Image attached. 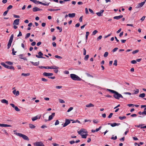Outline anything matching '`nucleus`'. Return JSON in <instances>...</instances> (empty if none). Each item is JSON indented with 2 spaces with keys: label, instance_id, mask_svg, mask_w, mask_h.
I'll use <instances>...</instances> for the list:
<instances>
[{
  "label": "nucleus",
  "instance_id": "1",
  "mask_svg": "<svg viewBox=\"0 0 146 146\" xmlns=\"http://www.w3.org/2000/svg\"><path fill=\"white\" fill-rule=\"evenodd\" d=\"M70 77L71 78L74 80L79 81H81L82 80H83L78 76L74 74H70Z\"/></svg>",
  "mask_w": 146,
  "mask_h": 146
},
{
  "label": "nucleus",
  "instance_id": "51",
  "mask_svg": "<svg viewBox=\"0 0 146 146\" xmlns=\"http://www.w3.org/2000/svg\"><path fill=\"white\" fill-rule=\"evenodd\" d=\"M41 80L42 81L44 82H47L48 81V80L45 78H42L41 79Z\"/></svg>",
  "mask_w": 146,
  "mask_h": 146
},
{
  "label": "nucleus",
  "instance_id": "31",
  "mask_svg": "<svg viewBox=\"0 0 146 146\" xmlns=\"http://www.w3.org/2000/svg\"><path fill=\"white\" fill-rule=\"evenodd\" d=\"M81 135L82 137V138L86 139V138L87 135H88V134H84V135L82 134Z\"/></svg>",
  "mask_w": 146,
  "mask_h": 146
},
{
  "label": "nucleus",
  "instance_id": "19",
  "mask_svg": "<svg viewBox=\"0 0 146 146\" xmlns=\"http://www.w3.org/2000/svg\"><path fill=\"white\" fill-rule=\"evenodd\" d=\"M5 64L7 65H12L13 64V63L11 61H6L4 62Z\"/></svg>",
  "mask_w": 146,
  "mask_h": 146
},
{
  "label": "nucleus",
  "instance_id": "11",
  "mask_svg": "<svg viewBox=\"0 0 146 146\" xmlns=\"http://www.w3.org/2000/svg\"><path fill=\"white\" fill-rule=\"evenodd\" d=\"M20 19H17L15 20L13 22V25H17L19 24Z\"/></svg>",
  "mask_w": 146,
  "mask_h": 146
},
{
  "label": "nucleus",
  "instance_id": "7",
  "mask_svg": "<svg viewBox=\"0 0 146 146\" xmlns=\"http://www.w3.org/2000/svg\"><path fill=\"white\" fill-rule=\"evenodd\" d=\"M78 133L79 134L81 135L83 133H87V131L85 129L82 128L78 131Z\"/></svg>",
  "mask_w": 146,
  "mask_h": 146
},
{
  "label": "nucleus",
  "instance_id": "39",
  "mask_svg": "<svg viewBox=\"0 0 146 146\" xmlns=\"http://www.w3.org/2000/svg\"><path fill=\"white\" fill-rule=\"evenodd\" d=\"M73 108L72 107H70L69 109L68 110L67 112H69L71 111L73 109Z\"/></svg>",
  "mask_w": 146,
  "mask_h": 146
},
{
  "label": "nucleus",
  "instance_id": "9",
  "mask_svg": "<svg viewBox=\"0 0 146 146\" xmlns=\"http://www.w3.org/2000/svg\"><path fill=\"white\" fill-rule=\"evenodd\" d=\"M34 144L36 146H45L41 141L36 142Z\"/></svg>",
  "mask_w": 146,
  "mask_h": 146
},
{
  "label": "nucleus",
  "instance_id": "48",
  "mask_svg": "<svg viewBox=\"0 0 146 146\" xmlns=\"http://www.w3.org/2000/svg\"><path fill=\"white\" fill-rule=\"evenodd\" d=\"M139 92V91L138 89H136V90L134 91V94H137Z\"/></svg>",
  "mask_w": 146,
  "mask_h": 146
},
{
  "label": "nucleus",
  "instance_id": "10",
  "mask_svg": "<svg viewBox=\"0 0 146 146\" xmlns=\"http://www.w3.org/2000/svg\"><path fill=\"white\" fill-rule=\"evenodd\" d=\"M104 11V10H102L100 11L99 12L96 13V14L99 17H101L103 16V13Z\"/></svg>",
  "mask_w": 146,
  "mask_h": 146
},
{
  "label": "nucleus",
  "instance_id": "18",
  "mask_svg": "<svg viewBox=\"0 0 146 146\" xmlns=\"http://www.w3.org/2000/svg\"><path fill=\"white\" fill-rule=\"evenodd\" d=\"M123 16L122 15L119 16H115L113 17V19L116 20H119L120 19L122 18Z\"/></svg>",
  "mask_w": 146,
  "mask_h": 146
},
{
  "label": "nucleus",
  "instance_id": "46",
  "mask_svg": "<svg viewBox=\"0 0 146 146\" xmlns=\"http://www.w3.org/2000/svg\"><path fill=\"white\" fill-rule=\"evenodd\" d=\"M117 139V137L116 136H115V137L112 136L111 138V139H113V140H115L116 139Z\"/></svg>",
  "mask_w": 146,
  "mask_h": 146
},
{
  "label": "nucleus",
  "instance_id": "44",
  "mask_svg": "<svg viewBox=\"0 0 146 146\" xmlns=\"http://www.w3.org/2000/svg\"><path fill=\"white\" fill-rule=\"evenodd\" d=\"M55 57L57 58L58 59H62V57L61 56H59L58 55H56L55 56Z\"/></svg>",
  "mask_w": 146,
  "mask_h": 146
},
{
  "label": "nucleus",
  "instance_id": "32",
  "mask_svg": "<svg viewBox=\"0 0 146 146\" xmlns=\"http://www.w3.org/2000/svg\"><path fill=\"white\" fill-rule=\"evenodd\" d=\"M38 119V117L37 116H36L33 117L32 118V119L33 121H34L35 120H37Z\"/></svg>",
  "mask_w": 146,
  "mask_h": 146
},
{
  "label": "nucleus",
  "instance_id": "2",
  "mask_svg": "<svg viewBox=\"0 0 146 146\" xmlns=\"http://www.w3.org/2000/svg\"><path fill=\"white\" fill-rule=\"evenodd\" d=\"M15 134L20 137H22L24 139L27 141H29V139L28 137L26 135L20 133L15 132Z\"/></svg>",
  "mask_w": 146,
  "mask_h": 146
},
{
  "label": "nucleus",
  "instance_id": "16",
  "mask_svg": "<svg viewBox=\"0 0 146 146\" xmlns=\"http://www.w3.org/2000/svg\"><path fill=\"white\" fill-rule=\"evenodd\" d=\"M12 126L11 125H8L5 124H0V127H11Z\"/></svg>",
  "mask_w": 146,
  "mask_h": 146
},
{
  "label": "nucleus",
  "instance_id": "25",
  "mask_svg": "<svg viewBox=\"0 0 146 146\" xmlns=\"http://www.w3.org/2000/svg\"><path fill=\"white\" fill-rule=\"evenodd\" d=\"M60 10V9H48V11H58Z\"/></svg>",
  "mask_w": 146,
  "mask_h": 146
},
{
  "label": "nucleus",
  "instance_id": "20",
  "mask_svg": "<svg viewBox=\"0 0 146 146\" xmlns=\"http://www.w3.org/2000/svg\"><path fill=\"white\" fill-rule=\"evenodd\" d=\"M120 123H111V126L112 127H114L116 126H119L120 125Z\"/></svg>",
  "mask_w": 146,
  "mask_h": 146
},
{
  "label": "nucleus",
  "instance_id": "50",
  "mask_svg": "<svg viewBox=\"0 0 146 146\" xmlns=\"http://www.w3.org/2000/svg\"><path fill=\"white\" fill-rule=\"evenodd\" d=\"M113 65L115 66H116L117 65V61L116 60H114Z\"/></svg>",
  "mask_w": 146,
  "mask_h": 146
},
{
  "label": "nucleus",
  "instance_id": "12",
  "mask_svg": "<svg viewBox=\"0 0 146 146\" xmlns=\"http://www.w3.org/2000/svg\"><path fill=\"white\" fill-rule=\"evenodd\" d=\"M145 3V1H143L139 3L137 6V7L139 8L142 7L144 5Z\"/></svg>",
  "mask_w": 146,
  "mask_h": 146
},
{
  "label": "nucleus",
  "instance_id": "62",
  "mask_svg": "<svg viewBox=\"0 0 146 146\" xmlns=\"http://www.w3.org/2000/svg\"><path fill=\"white\" fill-rule=\"evenodd\" d=\"M113 115V113H110L108 117V118H111L112 117Z\"/></svg>",
  "mask_w": 146,
  "mask_h": 146
},
{
  "label": "nucleus",
  "instance_id": "56",
  "mask_svg": "<svg viewBox=\"0 0 146 146\" xmlns=\"http://www.w3.org/2000/svg\"><path fill=\"white\" fill-rule=\"evenodd\" d=\"M13 17L15 18H19L20 16L19 15H13Z\"/></svg>",
  "mask_w": 146,
  "mask_h": 146
},
{
  "label": "nucleus",
  "instance_id": "55",
  "mask_svg": "<svg viewBox=\"0 0 146 146\" xmlns=\"http://www.w3.org/2000/svg\"><path fill=\"white\" fill-rule=\"evenodd\" d=\"M31 1L34 3L35 4H37V1L36 0H30Z\"/></svg>",
  "mask_w": 146,
  "mask_h": 146
},
{
  "label": "nucleus",
  "instance_id": "45",
  "mask_svg": "<svg viewBox=\"0 0 146 146\" xmlns=\"http://www.w3.org/2000/svg\"><path fill=\"white\" fill-rule=\"evenodd\" d=\"M93 122L95 123H98L99 122L98 120L93 119Z\"/></svg>",
  "mask_w": 146,
  "mask_h": 146
},
{
  "label": "nucleus",
  "instance_id": "54",
  "mask_svg": "<svg viewBox=\"0 0 146 146\" xmlns=\"http://www.w3.org/2000/svg\"><path fill=\"white\" fill-rule=\"evenodd\" d=\"M62 87V86H56V88L57 89H60Z\"/></svg>",
  "mask_w": 146,
  "mask_h": 146
},
{
  "label": "nucleus",
  "instance_id": "60",
  "mask_svg": "<svg viewBox=\"0 0 146 146\" xmlns=\"http://www.w3.org/2000/svg\"><path fill=\"white\" fill-rule=\"evenodd\" d=\"M89 11L91 13H92L93 14H94V13L92 9H89Z\"/></svg>",
  "mask_w": 146,
  "mask_h": 146
},
{
  "label": "nucleus",
  "instance_id": "3",
  "mask_svg": "<svg viewBox=\"0 0 146 146\" xmlns=\"http://www.w3.org/2000/svg\"><path fill=\"white\" fill-rule=\"evenodd\" d=\"M1 64L3 66H4L5 68L11 70H14L15 68L13 66H9L8 65L5 64L4 62H2L1 63Z\"/></svg>",
  "mask_w": 146,
  "mask_h": 146
},
{
  "label": "nucleus",
  "instance_id": "41",
  "mask_svg": "<svg viewBox=\"0 0 146 146\" xmlns=\"http://www.w3.org/2000/svg\"><path fill=\"white\" fill-rule=\"evenodd\" d=\"M14 108L15 110L17 111H20V109H19L17 106H16Z\"/></svg>",
  "mask_w": 146,
  "mask_h": 146
},
{
  "label": "nucleus",
  "instance_id": "13",
  "mask_svg": "<svg viewBox=\"0 0 146 146\" xmlns=\"http://www.w3.org/2000/svg\"><path fill=\"white\" fill-rule=\"evenodd\" d=\"M50 3H43L41 2L38 1H37V4L38 3V4H41V5H44L47 6H48L49 4Z\"/></svg>",
  "mask_w": 146,
  "mask_h": 146
},
{
  "label": "nucleus",
  "instance_id": "47",
  "mask_svg": "<svg viewBox=\"0 0 146 146\" xmlns=\"http://www.w3.org/2000/svg\"><path fill=\"white\" fill-rule=\"evenodd\" d=\"M8 10H7V11H5L4 13H3V15L4 16H5L7 14L8 12Z\"/></svg>",
  "mask_w": 146,
  "mask_h": 146
},
{
  "label": "nucleus",
  "instance_id": "28",
  "mask_svg": "<svg viewBox=\"0 0 146 146\" xmlns=\"http://www.w3.org/2000/svg\"><path fill=\"white\" fill-rule=\"evenodd\" d=\"M145 96V93H142L140 94L139 95V97L141 98H143Z\"/></svg>",
  "mask_w": 146,
  "mask_h": 146
},
{
  "label": "nucleus",
  "instance_id": "37",
  "mask_svg": "<svg viewBox=\"0 0 146 146\" xmlns=\"http://www.w3.org/2000/svg\"><path fill=\"white\" fill-rule=\"evenodd\" d=\"M12 53L13 55H15V53H16L17 52L15 51L14 49V48H13L12 49Z\"/></svg>",
  "mask_w": 146,
  "mask_h": 146
},
{
  "label": "nucleus",
  "instance_id": "63",
  "mask_svg": "<svg viewBox=\"0 0 146 146\" xmlns=\"http://www.w3.org/2000/svg\"><path fill=\"white\" fill-rule=\"evenodd\" d=\"M145 17V16H143L141 19L140 20L141 21H143Z\"/></svg>",
  "mask_w": 146,
  "mask_h": 146
},
{
  "label": "nucleus",
  "instance_id": "57",
  "mask_svg": "<svg viewBox=\"0 0 146 146\" xmlns=\"http://www.w3.org/2000/svg\"><path fill=\"white\" fill-rule=\"evenodd\" d=\"M118 49V48L117 47H116L114 48L113 50H112V52H115Z\"/></svg>",
  "mask_w": 146,
  "mask_h": 146
},
{
  "label": "nucleus",
  "instance_id": "34",
  "mask_svg": "<svg viewBox=\"0 0 146 146\" xmlns=\"http://www.w3.org/2000/svg\"><path fill=\"white\" fill-rule=\"evenodd\" d=\"M108 52H106L104 53V57H106L108 56Z\"/></svg>",
  "mask_w": 146,
  "mask_h": 146
},
{
  "label": "nucleus",
  "instance_id": "42",
  "mask_svg": "<svg viewBox=\"0 0 146 146\" xmlns=\"http://www.w3.org/2000/svg\"><path fill=\"white\" fill-rule=\"evenodd\" d=\"M13 7V6L12 5H9L7 8V10H9L12 9Z\"/></svg>",
  "mask_w": 146,
  "mask_h": 146
},
{
  "label": "nucleus",
  "instance_id": "59",
  "mask_svg": "<svg viewBox=\"0 0 146 146\" xmlns=\"http://www.w3.org/2000/svg\"><path fill=\"white\" fill-rule=\"evenodd\" d=\"M137 116V115L135 114H132L131 115V116L132 117H136Z\"/></svg>",
  "mask_w": 146,
  "mask_h": 146
},
{
  "label": "nucleus",
  "instance_id": "30",
  "mask_svg": "<svg viewBox=\"0 0 146 146\" xmlns=\"http://www.w3.org/2000/svg\"><path fill=\"white\" fill-rule=\"evenodd\" d=\"M43 75L45 76H49V73L44 72L43 74Z\"/></svg>",
  "mask_w": 146,
  "mask_h": 146
},
{
  "label": "nucleus",
  "instance_id": "43",
  "mask_svg": "<svg viewBox=\"0 0 146 146\" xmlns=\"http://www.w3.org/2000/svg\"><path fill=\"white\" fill-rule=\"evenodd\" d=\"M139 50H136L135 51H133L132 52V54H134L136 53H137L139 52Z\"/></svg>",
  "mask_w": 146,
  "mask_h": 146
},
{
  "label": "nucleus",
  "instance_id": "5",
  "mask_svg": "<svg viewBox=\"0 0 146 146\" xmlns=\"http://www.w3.org/2000/svg\"><path fill=\"white\" fill-rule=\"evenodd\" d=\"M113 96L117 100H119L120 98H123V96L121 94H119L117 92H116L115 94H114Z\"/></svg>",
  "mask_w": 146,
  "mask_h": 146
},
{
  "label": "nucleus",
  "instance_id": "15",
  "mask_svg": "<svg viewBox=\"0 0 146 146\" xmlns=\"http://www.w3.org/2000/svg\"><path fill=\"white\" fill-rule=\"evenodd\" d=\"M55 115V113H52V114L49 116L48 120L50 121L52 119L53 117Z\"/></svg>",
  "mask_w": 146,
  "mask_h": 146
},
{
  "label": "nucleus",
  "instance_id": "26",
  "mask_svg": "<svg viewBox=\"0 0 146 146\" xmlns=\"http://www.w3.org/2000/svg\"><path fill=\"white\" fill-rule=\"evenodd\" d=\"M29 127L31 129H34L35 127V126L31 123L29 124Z\"/></svg>",
  "mask_w": 146,
  "mask_h": 146
},
{
  "label": "nucleus",
  "instance_id": "36",
  "mask_svg": "<svg viewBox=\"0 0 146 146\" xmlns=\"http://www.w3.org/2000/svg\"><path fill=\"white\" fill-rule=\"evenodd\" d=\"M89 56L88 55H86L85 56L84 58V60H88L89 58Z\"/></svg>",
  "mask_w": 146,
  "mask_h": 146
},
{
  "label": "nucleus",
  "instance_id": "8",
  "mask_svg": "<svg viewBox=\"0 0 146 146\" xmlns=\"http://www.w3.org/2000/svg\"><path fill=\"white\" fill-rule=\"evenodd\" d=\"M38 55H36V56L38 58H45L43 57L42 56L43 55V53L41 52H39L38 53Z\"/></svg>",
  "mask_w": 146,
  "mask_h": 146
},
{
  "label": "nucleus",
  "instance_id": "23",
  "mask_svg": "<svg viewBox=\"0 0 146 146\" xmlns=\"http://www.w3.org/2000/svg\"><path fill=\"white\" fill-rule=\"evenodd\" d=\"M75 13H69L68 15V16L70 17L73 18L75 16Z\"/></svg>",
  "mask_w": 146,
  "mask_h": 146
},
{
  "label": "nucleus",
  "instance_id": "17",
  "mask_svg": "<svg viewBox=\"0 0 146 146\" xmlns=\"http://www.w3.org/2000/svg\"><path fill=\"white\" fill-rule=\"evenodd\" d=\"M13 93L16 96H18L19 94V92L18 91H16V90H13Z\"/></svg>",
  "mask_w": 146,
  "mask_h": 146
},
{
  "label": "nucleus",
  "instance_id": "27",
  "mask_svg": "<svg viewBox=\"0 0 146 146\" xmlns=\"http://www.w3.org/2000/svg\"><path fill=\"white\" fill-rule=\"evenodd\" d=\"M89 32H86V42H87V40L88 38V36L89 35Z\"/></svg>",
  "mask_w": 146,
  "mask_h": 146
},
{
  "label": "nucleus",
  "instance_id": "58",
  "mask_svg": "<svg viewBox=\"0 0 146 146\" xmlns=\"http://www.w3.org/2000/svg\"><path fill=\"white\" fill-rule=\"evenodd\" d=\"M56 28L57 29H58V30H60V32H62V29L61 28H60V27H56Z\"/></svg>",
  "mask_w": 146,
  "mask_h": 146
},
{
  "label": "nucleus",
  "instance_id": "53",
  "mask_svg": "<svg viewBox=\"0 0 146 146\" xmlns=\"http://www.w3.org/2000/svg\"><path fill=\"white\" fill-rule=\"evenodd\" d=\"M137 63L136 60H133L131 61V63L133 64H135Z\"/></svg>",
  "mask_w": 146,
  "mask_h": 146
},
{
  "label": "nucleus",
  "instance_id": "33",
  "mask_svg": "<svg viewBox=\"0 0 146 146\" xmlns=\"http://www.w3.org/2000/svg\"><path fill=\"white\" fill-rule=\"evenodd\" d=\"M126 118V117L125 116H123V117L119 116V118L121 120H122L124 119H125Z\"/></svg>",
  "mask_w": 146,
  "mask_h": 146
},
{
  "label": "nucleus",
  "instance_id": "21",
  "mask_svg": "<svg viewBox=\"0 0 146 146\" xmlns=\"http://www.w3.org/2000/svg\"><path fill=\"white\" fill-rule=\"evenodd\" d=\"M1 102L2 103L6 104L7 105L8 104V101L5 99H4L1 100Z\"/></svg>",
  "mask_w": 146,
  "mask_h": 146
},
{
  "label": "nucleus",
  "instance_id": "4",
  "mask_svg": "<svg viewBox=\"0 0 146 146\" xmlns=\"http://www.w3.org/2000/svg\"><path fill=\"white\" fill-rule=\"evenodd\" d=\"M14 37V35L13 34L11 35L9 40V42L8 43V44H7V48L9 49L11 47V44L12 42L13 38Z\"/></svg>",
  "mask_w": 146,
  "mask_h": 146
},
{
  "label": "nucleus",
  "instance_id": "64",
  "mask_svg": "<svg viewBox=\"0 0 146 146\" xmlns=\"http://www.w3.org/2000/svg\"><path fill=\"white\" fill-rule=\"evenodd\" d=\"M134 145L135 146H140V145L139 144L137 143H135Z\"/></svg>",
  "mask_w": 146,
  "mask_h": 146
},
{
  "label": "nucleus",
  "instance_id": "29",
  "mask_svg": "<svg viewBox=\"0 0 146 146\" xmlns=\"http://www.w3.org/2000/svg\"><path fill=\"white\" fill-rule=\"evenodd\" d=\"M30 75V74L29 73H27V74L23 73L21 74L22 76H29Z\"/></svg>",
  "mask_w": 146,
  "mask_h": 146
},
{
  "label": "nucleus",
  "instance_id": "38",
  "mask_svg": "<svg viewBox=\"0 0 146 146\" xmlns=\"http://www.w3.org/2000/svg\"><path fill=\"white\" fill-rule=\"evenodd\" d=\"M59 102L60 103H65V102L63 100L61 99H59Z\"/></svg>",
  "mask_w": 146,
  "mask_h": 146
},
{
  "label": "nucleus",
  "instance_id": "14",
  "mask_svg": "<svg viewBox=\"0 0 146 146\" xmlns=\"http://www.w3.org/2000/svg\"><path fill=\"white\" fill-rule=\"evenodd\" d=\"M42 9H41L36 7H35L33 8V12H36L38 11H40L42 10Z\"/></svg>",
  "mask_w": 146,
  "mask_h": 146
},
{
  "label": "nucleus",
  "instance_id": "40",
  "mask_svg": "<svg viewBox=\"0 0 146 146\" xmlns=\"http://www.w3.org/2000/svg\"><path fill=\"white\" fill-rule=\"evenodd\" d=\"M98 32V31L97 30H95L93 32L92 34L93 35H94L96 34Z\"/></svg>",
  "mask_w": 146,
  "mask_h": 146
},
{
  "label": "nucleus",
  "instance_id": "52",
  "mask_svg": "<svg viewBox=\"0 0 146 146\" xmlns=\"http://www.w3.org/2000/svg\"><path fill=\"white\" fill-rule=\"evenodd\" d=\"M38 67L39 68H41V69H42V68L46 69V66H38Z\"/></svg>",
  "mask_w": 146,
  "mask_h": 146
},
{
  "label": "nucleus",
  "instance_id": "22",
  "mask_svg": "<svg viewBox=\"0 0 146 146\" xmlns=\"http://www.w3.org/2000/svg\"><path fill=\"white\" fill-rule=\"evenodd\" d=\"M30 62L35 66H37L39 64V62H34L32 61H31Z\"/></svg>",
  "mask_w": 146,
  "mask_h": 146
},
{
  "label": "nucleus",
  "instance_id": "61",
  "mask_svg": "<svg viewBox=\"0 0 146 146\" xmlns=\"http://www.w3.org/2000/svg\"><path fill=\"white\" fill-rule=\"evenodd\" d=\"M102 37V35L99 36L97 38V40H100L101 39Z\"/></svg>",
  "mask_w": 146,
  "mask_h": 146
},
{
  "label": "nucleus",
  "instance_id": "24",
  "mask_svg": "<svg viewBox=\"0 0 146 146\" xmlns=\"http://www.w3.org/2000/svg\"><path fill=\"white\" fill-rule=\"evenodd\" d=\"M94 106V105L91 103H90L89 104H87L86 106V107L87 108H90L91 107H93Z\"/></svg>",
  "mask_w": 146,
  "mask_h": 146
},
{
  "label": "nucleus",
  "instance_id": "35",
  "mask_svg": "<svg viewBox=\"0 0 146 146\" xmlns=\"http://www.w3.org/2000/svg\"><path fill=\"white\" fill-rule=\"evenodd\" d=\"M30 33H28L26 34V35L25 36V39H27L30 36Z\"/></svg>",
  "mask_w": 146,
  "mask_h": 146
},
{
  "label": "nucleus",
  "instance_id": "49",
  "mask_svg": "<svg viewBox=\"0 0 146 146\" xmlns=\"http://www.w3.org/2000/svg\"><path fill=\"white\" fill-rule=\"evenodd\" d=\"M59 121L58 120H56V122L54 124L55 125H57L59 124Z\"/></svg>",
  "mask_w": 146,
  "mask_h": 146
},
{
  "label": "nucleus",
  "instance_id": "6",
  "mask_svg": "<svg viewBox=\"0 0 146 146\" xmlns=\"http://www.w3.org/2000/svg\"><path fill=\"white\" fill-rule=\"evenodd\" d=\"M73 120L70 119V120L69 119H66L65 120V123H64L63 125V127H65L67 125H68L70 123V121H72Z\"/></svg>",
  "mask_w": 146,
  "mask_h": 146
}]
</instances>
